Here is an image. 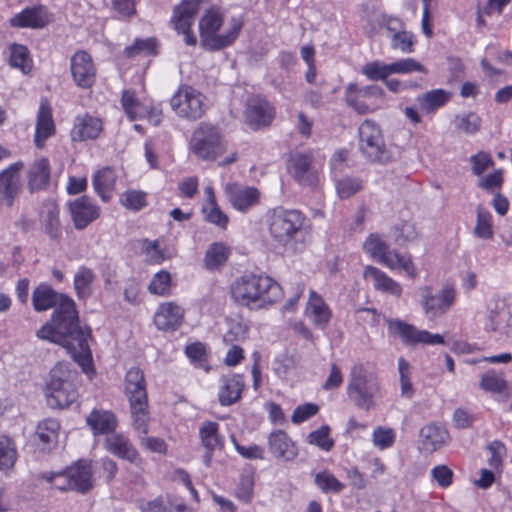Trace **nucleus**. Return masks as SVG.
Segmentation results:
<instances>
[{
    "instance_id": "nucleus-11",
    "label": "nucleus",
    "mask_w": 512,
    "mask_h": 512,
    "mask_svg": "<svg viewBox=\"0 0 512 512\" xmlns=\"http://www.w3.org/2000/svg\"><path fill=\"white\" fill-rule=\"evenodd\" d=\"M175 114L188 121L201 119L208 110L206 96L189 84H180L170 99Z\"/></svg>"
},
{
    "instance_id": "nucleus-32",
    "label": "nucleus",
    "mask_w": 512,
    "mask_h": 512,
    "mask_svg": "<svg viewBox=\"0 0 512 512\" xmlns=\"http://www.w3.org/2000/svg\"><path fill=\"white\" fill-rule=\"evenodd\" d=\"M205 201L201 207V213L205 222L214 225L220 230H227L230 219L218 204L216 193L211 185L204 188Z\"/></svg>"
},
{
    "instance_id": "nucleus-57",
    "label": "nucleus",
    "mask_w": 512,
    "mask_h": 512,
    "mask_svg": "<svg viewBox=\"0 0 512 512\" xmlns=\"http://www.w3.org/2000/svg\"><path fill=\"white\" fill-rule=\"evenodd\" d=\"M398 370L400 376L401 395L411 399L414 395V388L411 381V365L404 357H400L398 359Z\"/></svg>"
},
{
    "instance_id": "nucleus-45",
    "label": "nucleus",
    "mask_w": 512,
    "mask_h": 512,
    "mask_svg": "<svg viewBox=\"0 0 512 512\" xmlns=\"http://www.w3.org/2000/svg\"><path fill=\"white\" fill-rule=\"evenodd\" d=\"M479 387L483 391L492 394H506L508 391V382L503 373L489 369L481 375Z\"/></svg>"
},
{
    "instance_id": "nucleus-53",
    "label": "nucleus",
    "mask_w": 512,
    "mask_h": 512,
    "mask_svg": "<svg viewBox=\"0 0 512 512\" xmlns=\"http://www.w3.org/2000/svg\"><path fill=\"white\" fill-rule=\"evenodd\" d=\"M254 474H242L236 486L234 496L242 503L249 504L254 498Z\"/></svg>"
},
{
    "instance_id": "nucleus-42",
    "label": "nucleus",
    "mask_w": 512,
    "mask_h": 512,
    "mask_svg": "<svg viewBox=\"0 0 512 512\" xmlns=\"http://www.w3.org/2000/svg\"><path fill=\"white\" fill-rule=\"evenodd\" d=\"M60 424L56 419L48 418L40 421L36 427L35 441L44 448L56 444L59 436Z\"/></svg>"
},
{
    "instance_id": "nucleus-7",
    "label": "nucleus",
    "mask_w": 512,
    "mask_h": 512,
    "mask_svg": "<svg viewBox=\"0 0 512 512\" xmlns=\"http://www.w3.org/2000/svg\"><path fill=\"white\" fill-rule=\"evenodd\" d=\"M77 371L65 362H58L50 371V379L46 384L48 404L53 408H67L78 398L76 386Z\"/></svg>"
},
{
    "instance_id": "nucleus-40",
    "label": "nucleus",
    "mask_w": 512,
    "mask_h": 512,
    "mask_svg": "<svg viewBox=\"0 0 512 512\" xmlns=\"http://www.w3.org/2000/svg\"><path fill=\"white\" fill-rule=\"evenodd\" d=\"M231 250L223 242H213L206 250L203 263L209 271H216L223 267L229 259Z\"/></svg>"
},
{
    "instance_id": "nucleus-37",
    "label": "nucleus",
    "mask_w": 512,
    "mask_h": 512,
    "mask_svg": "<svg viewBox=\"0 0 512 512\" xmlns=\"http://www.w3.org/2000/svg\"><path fill=\"white\" fill-rule=\"evenodd\" d=\"M60 209L53 201H46L40 211V219L44 226L45 233L53 240H60L62 229L60 223Z\"/></svg>"
},
{
    "instance_id": "nucleus-55",
    "label": "nucleus",
    "mask_w": 512,
    "mask_h": 512,
    "mask_svg": "<svg viewBox=\"0 0 512 512\" xmlns=\"http://www.w3.org/2000/svg\"><path fill=\"white\" fill-rule=\"evenodd\" d=\"M123 207L132 211H140L147 206V194L140 190H127L120 196Z\"/></svg>"
},
{
    "instance_id": "nucleus-49",
    "label": "nucleus",
    "mask_w": 512,
    "mask_h": 512,
    "mask_svg": "<svg viewBox=\"0 0 512 512\" xmlns=\"http://www.w3.org/2000/svg\"><path fill=\"white\" fill-rule=\"evenodd\" d=\"M121 106L130 121L143 119L145 105L140 102L133 89H125L121 94Z\"/></svg>"
},
{
    "instance_id": "nucleus-17",
    "label": "nucleus",
    "mask_w": 512,
    "mask_h": 512,
    "mask_svg": "<svg viewBox=\"0 0 512 512\" xmlns=\"http://www.w3.org/2000/svg\"><path fill=\"white\" fill-rule=\"evenodd\" d=\"M276 116V108L263 95H253L245 106L244 118L246 124L253 130L269 127Z\"/></svg>"
},
{
    "instance_id": "nucleus-33",
    "label": "nucleus",
    "mask_w": 512,
    "mask_h": 512,
    "mask_svg": "<svg viewBox=\"0 0 512 512\" xmlns=\"http://www.w3.org/2000/svg\"><path fill=\"white\" fill-rule=\"evenodd\" d=\"M105 449L116 457L132 464L140 465L143 462L136 447L123 433H114L108 436L105 439Z\"/></svg>"
},
{
    "instance_id": "nucleus-54",
    "label": "nucleus",
    "mask_w": 512,
    "mask_h": 512,
    "mask_svg": "<svg viewBox=\"0 0 512 512\" xmlns=\"http://www.w3.org/2000/svg\"><path fill=\"white\" fill-rule=\"evenodd\" d=\"M336 191L341 199H349L364 188L363 181L357 177H344L335 183Z\"/></svg>"
},
{
    "instance_id": "nucleus-25",
    "label": "nucleus",
    "mask_w": 512,
    "mask_h": 512,
    "mask_svg": "<svg viewBox=\"0 0 512 512\" xmlns=\"http://www.w3.org/2000/svg\"><path fill=\"white\" fill-rule=\"evenodd\" d=\"M104 130L103 120L88 112L77 115L70 130L72 142L96 140Z\"/></svg>"
},
{
    "instance_id": "nucleus-9",
    "label": "nucleus",
    "mask_w": 512,
    "mask_h": 512,
    "mask_svg": "<svg viewBox=\"0 0 512 512\" xmlns=\"http://www.w3.org/2000/svg\"><path fill=\"white\" fill-rule=\"evenodd\" d=\"M344 103L358 115H367L383 108L386 103V93L377 84L361 86L350 82L345 86Z\"/></svg>"
},
{
    "instance_id": "nucleus-41",
    "label": "nucleus",
    "mask_w": 512,
    "mask_h": 512,
    "mask_svg": "<svg viewBox=\"0 0 512 512\" xmlns=\"http://www.w3.org/2000/svg\"><path fill=\"white\" fill-rule=\"evenodd\" d=\"M158 54V41L155 37L146 39L136 38L134 42L125 47L123 55L128 59L136 57H151Z\"/></svg>"
},
{
    "instance_id": "nucleus-58",
    "label": "nucleus",
    "mask_w": 512,
    "mask_h": 512,
    "mask_svg": "<svg viewBox=\"0 0 512 512\" xmlns=\"http://www.w3.org/2000/svg\"><path fill=\"white\" fill-rule=\"evenodd\" d=\"M361 73L371 81H384L391 75L390 63L384 64L379 61H372L362 66Z\"/></svg>"
},
{
    "instance_id": "nucleus-15",
    "label": "nucleus",
    "mask_w": 512,
    "mask_h": 512,
    "mask_svg": "<svg viewBox=\"0 0 512 512\" xmlns=\"http://www.w3.org/2000/svg\"><path fill=\"white\" fill-rule=\"evenodd\" d=\"M287 171L302 186L315 187L319 184L320 171L314 166V155L310 149L291 153Z\"/></svg>"
},
{
    "instance_id": "nucleus-64",
    "label": "nucleus",
    "mask_w": 512,
    "mask_h": 512,
    "mask_svg": "<svg viewBox=\"0 0 512 512\" xmlns=\"http://www.w3.org/2000/svg\"><path fill=\"white\" fill-rule=\"evenodd\" d=\"M431 478L440 488L446 489L453 484L454 472L445 464L436 465L431 470Z\"/></svg>"
},
{
    "instance_id": "nucleus-59",
    "label": "nucleus",
    "mask_w": 512,
    "mask_h": 512,
    "mask_svg": "<svg viewBox=\"0 0 512 512\" xmlns=\"http://www.w3.org/2000/svg\"><path fill=\"white\" fill-rule=\"evenodd\" d=\"M185 354L196 366L204 368L208 364L207 347L202 342H193L185 347Z\"/></svg>"
},
{
    "instance_id": "nucleus-12",
    "label": "nucleus",
    "mask_w": 512,
    "mask_h": 512,
    "mask_svg": "<svg viewBox=\"0 0 512 512\" xmlns=\"http://www.w3.org/2000/svg\"><path fill=\"white\" fill-rule=\"evenodd\" d=\"M41 477L50 483L63 478V483H54V487L61 491L76 490L85 493L92 488V466L86 460H78L62 472L43 473Z\"/></svg>"
},
{
    "instance_id": "nucleus-46",
    "label": "nucleus",
    "mask_w": 512,
    "mask_h": 512,
    "mask_svg": "<svg viewBox=\"0 0 512 512\" xmlns=\"http://www.w3.org/2000/svg\"><path fill=\"white\" fill-rule=\"evenodd\" d=\"M9 51V65L13 68L19 69L24 74L30 73L33 68V60L27 46L19 43H12L9 46Z\"/></svg>"
},
{
    "instance_id": "nucleus-22",
    "label": "nucleus",
    "mask_w": 512,
    "mask_h": 512,
    "mask_svg": "<svg viewBox=\"0 0 512 512\" xmlns=\"http://www.w3.org/2000/svg\"><path fill=\"white\" fill-rule=\"evenodd\" d=\"M359 145L371 161H379L384 152V142L380 127L372 120H364L359 127Z\"/></svg>"
},
{
    "instance_id": "nucleus-60",
    "label": "nucleus",
    "mask_w": 512,
    "mask_h": 512,
    "mask_svg": "<svg viewBox=\"0 0 512 512\" xmlns=\"http://www.w3.org/2000/svg\"><path fill=\"white\" fill-rule=\"evenodd\" d=\"M415 37L411 32L402 30L395 32L391 37V48L400 50L405 54L414 52Z\"/></svg>"
},
{
    "instance_id": "nucleus-2",
    "label": "nucleus",
    "mask_w": 512,
    "mask_h": 512,
    "mask_svg": "<svg viewBox=\"0 0 512 512\" xmlns=\"http://www.w3.org/2000/svg\"><path fill=\"white\" fill-rule=\"evenodd\" d=\"M234 304L251 311L267 310L283 299L282 286L265 274L247 272L236 277L229 286Z\"/></svg>"
},
{
    "instance_id": "nucleus-4",
    "label": "nucleus",
    "mask_w": 512,
    "mask_h": 512,
    "mask_svg": "<svg viewBox=\"0 0 512 512\" xmlns=\"http://www.w3.org/2000/svg\"><path fill=\"white\" fill-rule=\"evenodd\" d=\"M225 13L220 6L213 5L205 10L199 20L200 46L203 50L216 52L232 46L238 39L244 21L242 17H232L228 28L220 33Z\"/></svg>"
},
{
    "instance_id": "nucleus-47",
    "label": "nucleus",
    "mask_w": 512,
    "mask_h": 512,
    "mask_svg": "<svg viewBox=\"0 0 512 512\" xmlns=\"http://www.w3.org/2000/svg\"><path fill=\"white\" fill-rule=\"evenodd\" d=\"M95 280V274L92 269L86 266H80L74 275L73 285L77 297L86 300L92 295V284Z\"/></svg>"
},
{
    "instance_id": "nucleus-18",
    "label": "nucleus",
    "mask_w": 512,
    "mask_h": 512,
    "mask_svg": "<svg viewBox=\"0 0 512 512\" xmlns=\"http://www.w3.org/2000/svg\"><path fill=\"white\" fill-rule=\"evenodd\" d=\"M267 451L278 462L291 463L300 455V448L287 431L274 429L267 435Z\"/></svg>"
},
{
    "instance_id": "nucleus-8",
    "label": "nucleus",
    "mask_w": 512,
    "mask_h": 512,
    "mask_svg": "<svg viewBox=\"0 0 512 512\" xmlns=\"http://www.w3.org/2000/svg\"><path fill=\"white\" fill-rule=\"evenodd\" d=\"M362 248L371 259L388 269H401L411 279L418 276L412 256L409 253L402 254L397 250H390L388 243L380 234L370 233L363 242Z\"/></svg>"
},
{
    "instance_id": "nucleus-10",
    "label": "nucleus",
    "mask_w": 512,
    "mask_h": 512,
    "mask_svg": "<svg viewBox=\"0 0 512 512\" xmlns=\"http://www.w3.org/2000/svg\"><path fill=\"white\" fill-rule=\"evenodd\" d=\"M227 148V142L219 126L201 122L194 130L191 150L200 159L215 161Z\"/></svg>"
},
{
    "instance_id": "nucleus-62",
    "label": "nucleus",
    "mask_w": 512,
    "mask_h": 512,
    "mask_svg": "<svg viewBox=\"0 0 512 512\" xmlns=\"http://www.w3.org/2000/svg\"><path fill=\"white\" fill-rule=\"evenodd\" d=\"M231 442L236 452L244 459L247 460H264L265 450L258 444H250L248 446L242 445L238 442L235 436L231 437Z\"/></svg>"
},
{
    "instance_id": "nucleus-39",
    "label": "nucleus",
    "mask_w": 512,
    "mask_h": 512,
    "mask_svg": "<svg viewBox=\"0 0 512 512\" xmlns=\"http://www.w3.org/2000/svg\"><path fill=\"white\" fill-rule=\"evenodd\" d=\"M422 445L428 451H436L447 443L449 439L448 430L435 423L425 425L421 431Z\"/></svg>"
},
{
    "instance_id": "nucleus-31",
    "label": "nucleus",
    "mask_w": 512,
    "mask_h": 512,
    "mask_svg": "<svg viewBox=\"0 0 512 512\" xmlns=\"http://www.w3.org/2000/svg\"><path fill=\"white\" fill-rule=\"evenodd\" d=\"M304 314L311 320L313 325L319 329H325L329 325L333 316L330 306L315 290L309 291Z\"/></svg>"
},
{
    "instance_id": "nucleus-35",
    "label": "nucleus",
    "mask_w": 512,
    "mask_h": 512,
    "mask_svg": "<svg viewBox=\"0 0 512 512\" xmlns=\"http://www.w3.org/2000/svg\"><path fill=\"white\" fill-rule=\"evenodd\" d=\"M51 167L48 158L36 160L28 171V189L31 193L45 190L50 182Z\"/></svg>"
},
{
    "instance_id": "nucleus-16",
    "label": "nucleus",
    "mask_w": 512,
    "mask_h": 512,
    "mask_svg": "<svg viewBox=\"0 0 512 512\" xmlns=\"http://www.w3.org/2000/svg\"><path fill=\"white\" fill-rule=\"evenodd\" d=\"M388 331L393 336H398L407 346L443 345L444 338L440 334H433L427 330H420L412 324L400 319L387 321Z\"/></svg>"
},
{
    "instance_id": "nucleus-43",
    "label": "nucleus",
    "mask_w": 512,
    "mask_h": 512,
    "mask_svg": "<svg viewBox=\"0 0 512 512\" xmlns=\"http://www.w3.org/2000/svg\"><path fill=\"white\" fill-rule=\"evenodd\" d=\"M17 459L18 449L15 440L6 434H0V471L12 470Z\"/></svg>"
},
{
    "instance_id": "nucleus-29",
    "label": "nucleus",
    "mask_w": 512,
    "mask_h": 512,
    "mask_svg": "<svg viewBox=\"0 0 512 512\" xmlns=\"http://www.w3.org/2000/svg\"><path fill=\"white\" fill-rule=\"evenodd\" d=\"M86 426L93 436H106L115 433L118 427V418L112 410L93 408L85 419Z\"/></svg>"
},
{
    "instance_id": "nucleus-44",
    "label": "nucleus",
    "mask_w": 512,
    "mask_h": 512,
    "mask_svg": "<svg viewBox=\"0 0 512 512\" xmlns=\"http://www.w3.org/2000/svg\"><path fill=\"white\" fill-rule=\"evenodd\" d=\"M172 275L169 271L161 269L156 272L148 284V292L159 297H169L175 287Z\"/></svg>"
},
{
    "instance_id": "nucleus-52",
    "label": "nucleus",
    "mask_w": 512,
    "mask_h": 512,
    "mask_svg": "<svg viewBox=\"0 0 512 512\" xmlns=\"http://www.w3.org/2000/svg\"><path fill=\"white\" fill-rule=\"evenodd\" d=\"M330 432V427L328 425H323L308 434L307 442L310 445L317 446L325 452H329L335 444L333 438L330 436Z\"/></svg>"
},
{
    "instance_id": "nucleus-61",
    "label": "nucleus",
    "mask_w": 512,
    "mask_h": 512,
    "mask_svg": "<svg viewBox=\"0 0 512 512\" xmlns=\"http://www.w3.org/2000/svg\"><path fill=\"white\" fill-rule=\"evenodd\" d=\"M394 240L402 245L406 242L414 241L418 238V232L414 223L403 221L393 227Z\"/></svg>"
},
{
    "instance_id": "nucleus-63",
    "label": "nucleus",
    "mask_w": 512,
    "mask_h": 512,
    "mask_svg": "<svg viewBox=\"0 0 512 512\" xmlns=\"http://www.w3.org/2000/svg\"><path fill=\"white\" fill-rule=\"evenodd\" d=\"M396 434L392 428L378 426L373 430L372 441L374 446L385 450L393 446Z\"/></svg>"
},
{
    "instance_id": "nucleus-21",
    "label": "nucleus",
    "mask_w": 512,
    "mask_h": 512,
    "mask_svg": "<svg viewBox=\"0 0 512 512\" xmlns=\"http://www.w3.org/2000/svg\"><path fill=\"white\" fill-rule=\"evenodd\" d=\"M24 168L23 161L9 164L0 171V205L12 207L21 192L20 173Z\"/></svg>"
},
{
    "instance_id": "nucleus-34",
    "label": "nucleus",
    "mask_w": 512,
    "mask_h": 512,
    "mask_svg": "<svg viewBox=\"0 0 512 512\" xmlns=\"http://www.w3.org/2000/svg\"><path fill=\"white\" fill-rule=\"evenodd\" d=\"M363 277L365 280L371 281L373 288L378 292L397 298L402 295L401 284L375 266L367 265L364 268Z\"/></svg>"
},
{
    "instance_id": "nucleus-1",
    "label": "nucleus",
    "mask_w": 512,
    "mask_h": 512,
    "mask_svg": "<svg viewBox=\"0 0 512 512\" xmlns=\"http://www.w3.org/2000/svg\"><path fill=\"white\" fill-rule=\"evenodd\" d=\"M32 304L37 312L55 307L51 323H45L37 331V337L64 347L82 372L90 379L94 377L96 370L89 345L92 330L80 325L74 300L57 293L49 284L40 283L33 290Z\"/></svg>"
},
{
    "instance_id": "nucleus-51",
    "label": "nucleus",
    "mask_w": 512,
    "mask_h": 512,
    "mask_svg": "<svg viewBox=\"0 0 512 512\" xmlns=\"http://www.w3.org/2000/svg\"><path fill=\"white\" fill-rule=\"evenodd\" d=\"M476 214L475 236L481 239H492L494 236L492 214L482 205L477 206Z\"/></svg>"
},
{
    "instance_id": "nucleus-36",
    "label": "nucleus",
    "mask_w": 512,
    "mask_h": 512,
    "mask_svg": "<svg viewBox=\"0 0 512 512\" xmlns=\"http://www.w3.org/2000/svg\"><path fill=\"white\" fill-rule=\"evenodd\" d=\"M116 181L115 170L111 167H104L93 175V188L103 202H109L112 199Z\"/></svg>"
},
{
    "instance_id": "nucleus-23",
    "label": "nucleus",
    "mask_w": 512,
    "mask_h": 512,
    "mask_svg": "<svg viewBox=\"0 0 512 512\" xmlns=\"http://www.w3.org/2000/svg\"><path fill=\"white\" fill-rule=\"evenodd\" d=\"M53 21V14L44 5L28 6L9 19L12 28L43 29Z\"/></svg>"
},
{
    "instance_id": "nucleus-19",
    "label": "nucleus",
    "mask_w": 512,
    "mask_h": 512,
    "mask_svg": "<svg viewBox=\"0 0 512 512\" xmlns=\"http://www.w3.org/2000/svg\"><path fill=\"white\" fill-rule=\"evenodd\" d=\"M224 193L231 207L240 213L249 212L261 202V192L258 188L239 182L227 183Z\"/></svg>"
},
{
    "instance_id": "nucleus-50",
    "label": "nucleus",
    "mask_w": 512,
    "mask_h": 512,
    "mask_svg": "<svg viewBox=\"0 0 512 512\" xmlns=\"http://www.w3.org/2000/svg\"><path fill=\"white\" fill-rule=\"evenodd\" d=\"M314 484L325 494H339L345 489V484L337 479L328 469H324L315 474Z\"/></svg>"
},
{
    "instance_id": "nucleus-3",
    "label": "nucleus",
    "mask_w": 512,
    "mask_h": 512,
    "mask_svg": "<svg viewBox=\"0 0 512 512\" xmlns=\"http://www.w3.org/2000/svg\"><path fill=\"white\" fill-rule=\"evenodd\" d=\"M267 232L274 243L282 247L305 244L307 216L298 209L276 206L267 210L264 218Z\"/></svg>"
},
{
    "instance_id": "nucleus-48",
    "label": "nucleus",
    "mask_w": 512,
    "mask_h": 512,
    "mask_svg": "<svg viewBox=\"0 0 512 512\" xmlns=\"http://www.w3.org/2000/svg\"><path fill=\"white\" fill-rule=\"evenodd\" d=\"M141 254L145 257V262L149 265H160L170 256L166 254L165 249L160 246V241L149 240L147 238L139 240Z\"/></svg>"
},
{
    "instance_id": "nucleus-6",
    "label": "nucleus",
    "mask_w": 512,
    "mask_h": 512,
    "mask_svg": "<svg viewBox=\"0 0 512 512\" xmlns=\"http://www.w3.org/2000/svg\"><path fill=\"white\" fill-rule=\"evenodd\" d=\"M381 389L377 372L369 371L362 363L351 367L346 393L357 408L367 412L372 410L377 398L381 397Z\"/></svg>"
},
{
    "instance_id": "nucleus-14",
    "label": "nucleus",
    "mask_w": 512,
    "mask_h": 512,
    "mask_svg": "<svg viewBox=\"0 0 512 512\" xmlns=\"http://www.w3.org/2000/svg\"><path fill=\"white\" fill-rule=\"evenodd\" d=\"M421 306L425 315L431 319H437L446 314L455 304L457 291L453 283H445L437 295L433 294L431 286L420 288Z\"/></svg>"
},
{
    "instance_id": "nucleus-27",
    "label": "nucleus",
    "mask_w": 512,
    "mask_h": 512,
    "mask_svg": "<svg viewBox=\"0 0 512 512\" xmlns=\"http://www.w3.org/2000/svg\"><path fill=\"white\" fill-rule=\"evenodd\" d=\"M69 210L77 230L85 229L100 217V207L86 195L70 202Z\"/></svg>"
},
{
    "instance_id": "nucleus-38",
    "label": "nucleus",
    "mask_w": 512,
    "mask_h": 512,
    "mask_svg": "<svg viewBox=\"0 0 512 512\" xmlns=\"http://www.w3.org/2000/svg\"><path fill=\"white\" fill-rule=\"evenodd\" d=\"M452 98V93L444 89H433L417 96L416 101L422 112L433 114L444 107Z\"/></svg>"
},
{
    "instance_id": "nucleus-13",
    "label": "nucleus",
    "mask_w": 512,
    "mask_h": 512,
    "mask_svg": "<svg viewBox=\"0 0 512 512\" xmlns=\"http://www.w3.org/2000/svg\"><path fill=\"white\" fill-rule=\"evenodd\" d=\"M205 0H181L174 9L170 18V25L178 35L183 36L187 46H196L197 37L193 32V25L196 15L200 10V5Z\"/></svg>"
},
{
    "instance_id": "nucleus-24",
    "label": "nucleus",
    "mask_w": 512,
    "mask_h": 512,
    "mask_svg": "<svg viewBox=\"0 0 512 512\" xmlns=\"http://www.w3.org/2000/svg\"><path fill=\"white\" fill-rule=\"evenodd\" d=\"M246 389L245 377L240 373L222 375L218 385V402L223 407L232 406L241 401Z\"/></svg>"
},
{
    "instance_id": "nucleus-28",
    "label": "nucleus",
    "mask_w": 512,
    "mask_h": 512,
    "mask_svg": "<svg viewBox=\"0 0 512 512\" xmlns=\"http://www.w3.org/2000/svg\"><path fill=\"white\" fill-rule=\"evenodd\" d=\"M56 134V125L53 119V109L48 99L40 101L36 117L34 133V144L37 148L43 149L46 141Z\"/></svg>"
},
{
    "instance_id": "nucleus-20",
    "label": "nucleus",
    "mask_w": 512,
    "mask_h": 512,
    "mask_svg": "<svg viewBox=\"0 0 512 512\" xmlns=\"http://www.w3.org/2000/svg\"><path fill=\"white\" fill-rule=\"evenodd\" d=\"M70 71L77 87L81 89H91L95 85L97 69L89 52L77 50L71 56Z\"/></svg>"
},
{
    "instance_id": "nucleus-5",
    "label": "nucleus",
    "mask_w": 512,
    "mask_h": 512,
    "mask_svg": "<svg viewBox=\"0 0 512 512\" xmlns=\"http://www.w3.org/2000/svg\"><path fill=\"white\" fill-rule=\"evenodd\" d=\"M124 392L129 402L133 428L147 435L150 422L147 383L139 367H132L126 372Z\"/></svg>"
},
{
    "instance_id": "nucleus-30",
    "label": "nucleus",
    "mask_w": 512,
    "mask_h": 512,
    "mask_svg": "<svg viewBox=\"0 0 512 512\" xmlns=\"http://www.w3.org/2000/svg\"><path fill=\"white\" fill-rule=\"evenodd\" d=\"M185 311L174 301L161 303L154 314L153 322L158 330L175 331L183 323Z\"/></svg>"
},
{
    "instance_id": "nucleus-56",
    "label": "nucleus",
    "mask_w": 512,
    "mask_h": 512,
    "mask_svg": "<svg viewBox=\"0 0 512 512\" xmlns=\"http://www.w3.org/2000/svg\"><path fill=\"white\" fill-rule=\"evenodd\" d=\"M390 70L392 74H410L413 72H420L427 74L428 70L424 65L415 60L414 58L398 59L390 63Z\"/></svg>"
},
{
    "instance_id": "nucleus-26",
    "label": "nucleus",
    "mask_w": 512,
    "mask_h": 512,
    "mask_svg": "<svg viewBox=\"0 0 512 512\" xmlns=\"http://www.w3.org/2000/svg\"><path fill=\"white\" fill-rule=\"evenodd\" d=\"M199 439L205 452L203 462L210 467L216 450H222L225 446V437L220 433V426L214 421H204L199 427Z\"/></svg>"
}]
</instances>
